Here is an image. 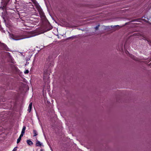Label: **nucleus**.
Returning a JSON list of instances; mask_svg holds the SVG:
<instances>
[{
    "label": "nucleus",
    "mask_w": 151,
    "mask_h": 151,
    "mask_svg": "<svg viewBox=\"0 0 151 151\" xmlns=\"http://www.w3.org/2000/svg\"><path fill=\"white\" fill-rule=\"evenodd\" d=\"M32 102H31L29 105L28 109V111H29V112H30L31 111V109L32 108Z\"/></svg>",
    "instance_id": "20e7f679"
},
{
    "label": "nucleus",
    "mask_w": 151,
    "mask_h": 151,
    "mask_svg": "<svg viewBox=\"0 0 151 151\" xmlns=\"http://www.w3.org/2000/svg\"><path fill=\"white\" fill-rule=\"evenodd\" d=\"M33 133L34 134V137H35L37 135V132L35 130H33Z\"/></svg>",
    "instance_id": "6e6552de"
},
{
    "label": "nucleus",
    "mask_w": 151,
    "mask_h": 151,
    "mask_svg": "<svg viewBox=\"0 0 151 151\" xmlns=\"http://www.w3.org/2000/svg\"><path fill=\"white\" fill-rule=\"evenodd\" d=\"M27 144L29 145H32L33 144V142L30 140H27Z\"/></svg>",
    "instance_id": "39448f33"
},
{
    "label": "nucleus",
    "mask_w": 151,
    "mask_h": 151,
    "mask_svg": "<svg viewBox=\"0 0 151 151\" xmlns=\"http://www.w3.org/2000/svg\"><path fill=\"white\" fill-rule=\"evenodd\" d=\"M36 146H41V144L40 141H37L36 144Z\"/></svg>",
    "instance_id": "0eeeda50"
},
{
    "label": "nucleus",
    "mask_w": 151,
    "mask_h": 151,
    "mask_svg": "<svg viewBox=\"0 0 151 151\" xmlns=\"http://www.w3.org/2000/svg\"><path fill=\"white\" fill-rule=\"evenodd\" d=\"M125 52L126 54H127V53H129L127 51H125Z\"/></svg>",
    "instance_id": "4468645a"
},
{
    "label": "nucleus",
    "mask_w": 151,
    "mask_h": 151,
    "mask_svg": "<svg viewBox=\"0 0 151 151\" xmlns=\"http://www.w3.org/2000/svg\"><path fill=\"white\" fill-rule=\"evenodd\" d=\"M99 25H98V26H96L95 27V29H96V30H98V29L99 28Z\"/></svg>",
    "instance_id": "ddd939ff"
},
{
    "label": "nucleus",
    "mask_w": 151,
    "mask_h": 151,
    "mask_svg": "<svg viewBox=\"0 0 151 151\" xmlns=\"http://www.w3.org/2000/svg\"><path fill=\"white\" fill-rule=\"evenodd\" d=\"M52 28L51 27H50L49 28L47 29H44L42 27H40L36 29V30L28 32L27 35V36L26 37L23 35L21 36L13 35H12V38L14 40H18L26 38H29L35 36L42 33H43L45 32L50 30Z\"/></svg>",
    "instance_id": "f257e3e1"
},
{
    "label": "nucleus",
    "mask_w": 151,
    "mask_h": 151,
    "mask_svg": "<svg viewBox=\"0 0 151 151\" xmlns=\"http://www.w3.org/2000/svg\"><path fill=\"white\" fill-rule=\"evenodd\" d=\"M26 129V127L25 126H24L23 127L22 129V131L21 132V134L23 136L24 134L25 131Z\"/></svg>",
    "instance_id": "7ed1b4c3"
},
{
    "label": "nucleus",
    "mask_w": 151,
    "mask_h": 151,
    "mask_svg": "<svg viewBox=\"0 0 151 151\" xmlns=\"http://www.w3.org/2000/svg\"><path fill=\"white\" fill-rule=\"evenodd\" d=\"M131 57L132 58V59H134L135 60H137V58H136L135 57H134V56H133L132 55H131Z\"/></svg>",
    "instance_id": "1a4fd4ad"
},
{
    "label": "nucleus",
    "mask_w": 151,
    "mask_h": 151,
    "mask_svg": "<svg viewBox=\"0 0 151 151\" xmlns=\"http://www.w3.org/2000/svg\"><path fill=\"white\" fill-rule=\"evenodd\" d=\"M29 72V71L27 70H26V71L24 72V73H25V74H27V73H28Z\"/></svg>",
    "instance_id": "9b49d317"
},
{
    "label": "nucleus",
    "mask_w": 151,
    "mask_h": 151,
    "mask_svg": "<svg viewBox=\"0 0 151 151\" xmlns=\"http://www.w3.org/2000/svg\"><path fill=\"white\" fill-rule=\"evenodd\" d=\"M47 76V74L46 73H44V79L45 78L46 76Z\"/></svg>",
    "instance_id": "9d476101"
},
{
    "label": "nucleus",
    "mask_w": 151,
    "mask_h": 151,
    "mask_svg": "<svg viewBox=\"0 0 151 151\" xmlns=\"http://www.w3.org/2000/svg\"><path fill=\"white\" fill-rule=\"evenodd\" d=\"M73 37H74L73 36H72V37H69L68 38L69 39H70V38H73Z\"/></svg>",
    "instance_id": "2eb2a0df"
},
{
    "label": "nucleus",
    "mask_w": 151,
    "mask_h": 151,
    "mask_svg": "<svg viewBox=\"0 0 151 151\" xmlns=\"http://www.w3.org/2000/svg\"><path fill=\"white\" fill-rule=\"evenodd\" d=\"M23 136V135L20 134V136L19 137V138L17 139V143H18L20 141L21 139V138Z\"/></svg>",
    "instance_id": "423d86ee"
},
{
    "label": "nucleus",
    "mask_w": 151,
    "mask_h": 151,
    "mask_svg": "<svg viewBox=\"0 0 151 151\" xmlns=\"http://www.w3.org/2000/svg\"><path fill=\"white\" fill-rule=\"evenodd\" d=\"M42 150H40V151H42Z\"/></svg>",
    "instance_id": "dca6fc26"
},
{
    "label": "nucleus",
    "mask_w": 151,
    "mask_h": 151,
    "mask_svg": "<svg viewBox=\"0 0 151 151\" xmlns=\"http://www.w3.org/2000/svg\"><path fill=\"white\" fill-rule=\"evenodd\" d=\"M17 147H15L13 150V151H17Z\"/></svg>",
    "instance_id": "f8f14e48"
},
{
    "label": "nucleus",
    "mask_w": 151,
    "mask_h": 151,
    "mask_svg": "<svg viewBox=\"0 0 151 151\" xmlns=\"http://www.w3.org/2000/svg\"><path fill=\"white\" fill-rule=\"evenodd\" d=\"M33 3L35 5L36 8L39 12L40 17L41 18V19L43 20V22H46L47 21V20L44 14V13L43 12L42 10L40 5L36 1H33Z\"/></svg>",
    "instance_id": "f03ea898"
}]
</instances>
